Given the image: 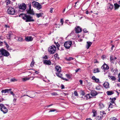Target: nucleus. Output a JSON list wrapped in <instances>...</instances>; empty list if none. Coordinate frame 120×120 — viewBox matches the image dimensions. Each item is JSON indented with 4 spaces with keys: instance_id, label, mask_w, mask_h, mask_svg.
<instances>
[{
    "instance_id": "nucleus-1",
    "label": "nucleus",
    "mask_w": 120,
    "mask_h": 120,
    "mask_svg": "<svg viewBox=\"0 0 120 120\" xmlns=\"http://www.w3.org/2000/svg\"><path fill=\"white\" fill-rule=\"evenodd\" d=\"M19 16L21 17L26 22H32L34 21V20L33 19L32 17L26 14H21L19 15Z\"/></svg>"
},
{
    "instance_id": "nucleus-2",
    "label": "nucleus",
    "mask_w": 120,
    "mask_h": 120,
    "mask_svg": "<svg viewBox=\"0 0 120 120\" xmlns=\"http://www.w3.org/2000/svg\"><path fill=\"white\" fill-rule=\"evenodd\" d=\"M32 4L34 8L38 10H39L42 8V6L40 3L36 1H33L32 3Z\"/></svg>"
},
{
    "instance_id": "nucleus-3",
    "label": "nucleus",
    "mask_w": 120,
    "mask_h": 120,
    "mask_svg": "<svg viewBox=\"0 0 120 120\" xmlns=\"http://www.w3.org/2000/svg\"><path fill=\"white\" fill-rule=\"evenodd\" d=\"M7 12L8 14L11 15H16L17 13V11L12 7H10L8 8Z\"/></svg>"
},
{
    "instance_id": "nucleus-4",
    "label": "nucleus",
    "mask_w": 120,
    "mask_h": 120,
    "mask_svg": "<svg viewBox=\"0 0 120 120\" xmlns=\"http://www.w3.org/2000/svg\"><path fill=\"white\" fill-rule=\"evenodd\" d=\"M56 50V47L54 45H52L51 46H50L49 48L48 49L49 53L52 54H53L55 53Z\"/></svg>"
},
{
    "instance_id": "nucleus-5",
    "label": "nucleus",
    "mask_w": 120,
    "mask_h": 120,
    "mask_svg": "<svg viewBox=\"0 0 120 120\" xmlns=\"http://www.w3.org/2000/svg\"><path fill=\"white\" fill-rule=\"evenodd\" d=\"M2 52V57H3V56L7 57L9 56L10 55L9 53L5 49L1 48Z\"/></svg>"
},
{
    "instance_id": "nucleus-6",
    "label": "nucleus",
    "mask_w": 120,
    "mask_h": 120,
    "mask_svg": "<svg viewBox=\"0 0 120 120\" xmlns=\"http://www.w3.org/2000/svg\"><path fill=\"white\" fill-rule=\"evenodd\" d=\"M72 44V42L71 41H67L64 43V46L65 48L67 49L70 48Z\"/></svg>"
},
{
    "instance_id": "nucleus-7",
    "label": "nucleus",
    "mask_w": 120,
    "mask_h": 120,
    "mask_svg": "<svg viewBox=\"0 0 120 120\" xmlns=\"http://www.w3.org/2000/svg\"><path fill=\"white\" fill-rule=\"evenodd\" d=\"M19 8L21 10H24L26 8V6L24 3L19 4L18 5Z\"/></svg>"
},
{
    "instance_id": "nucleus-8",
    "label": "nucleus",
    "mask_w": 120,
    "mask_h": 120,
    "mask_svg": "<svg viewBox=\"0 0 120 120\" xmlns=\"http://www.w3.org/2000/svg\"><path fill=\"white\" fill-rule=\"evenodd\" d=\"M75 33H79L82 30V28L79 26H76L75 28Z\"/></svg>"
},
{
    "instance_id": "nucleus-9",
    "label": "nucleus",
    "mask_w": 120,
    "mask_h": 120,
    "mask_svg": "<svg viewBox=\"0 0 120 120\" xmlns=\"http://www.w3.org/2000/svg\"><path fill=\"white\" fill-rule=\"evenodd\" d=\"M33 38L31 36L26 37L25 40L27 42L31 41H33Z\"/></svg>"
},
{
    "instance_id": "nucleus-10",
    "label": "nucleus",
    "mask_w": 120,
    "mask_h": 120,
    "mask_svg": "<svg viewBox=\"0 0 120 120\" xmlns=\"http://www.w3.org/2000/svg\"><path fill=\"white\" fill-rule=\"evenodd\" d=\"M101 68L103 69L104 70H108L109 69V66L105 63H104L101 67Z\"/></svg>"
},
{
    "instance_id": "nucleus-11",
    "label": "nucleus",
    "mask_w": 120,
    "mask_h": 120,
    "mask_svg": "<svg viewBox=\"0 0 120 120\" xmlns=\"http://www.w3.org/2000/svg\"><path fill=\"white\" fill-rule=\"evenodd\" d=\"M92 79L94 80V82L96 83H100L101 82L99 80V79L96 78L95 76H93L92 77Z\"/></svg>"
},
{
    "instance_id": "nucleus-12",
    "label": "nucleus",
    "mask_w": 120,
    "mask_h": 120,
    "mask_svg": "<svg viewBox=\"0 0 120 120\" xmlns=\"http://www.w3.org/2000/svg\"><path fill=\"white\" fill-rule=\"evenodd\" d=\"M1 111L4 114H5L8 112V110L4 105L2 110H1Z\"/></svg>"
},
{
    "instance_id": "nucleus-13",
    "label": "nucleus",
    "mask_w": 120,
    "mask_h": 120,
    "mask_svg": "<svg viewBox=\"0 0 120 120\" xmlns=\"http://www.w3.org/2000/svg\"><path fill=\"white\" fill-rule=\"evenodd\" d=\"M56 71L59 73H60L61 71V68L59 65H56L55 67Z\"/></svg>"
},
{
    "instance_id": "nucleus-14",
    "label": "nucleus",
    "mask_w": 120,
    "mask_h": 120,
    "mask_svg": "<svg viewBox=\"0 0 120 120\" xmlns=\"http://www.w3.org/2000/svg\"><path fill=\"white\" fill-rule=\"evenodd\" d=\"M90 94L93 97L97 95L98 93L95 90H92Z\"/></svg>"
},
{
    "instance_id": "nucleus-15",
    "label": "nucleus",
    "mask_w": 120,
    "mask_h": 120,
    "mask_svg": "<svg viewBox=\"0 0 120 120\" xmlns=\"http://www.w3.org/2000/svg\"><path fill=\"white\" fill-rule=\"evenodd\" d=\"M43 63L45 64L48 65H50L51 64V62L50 61L47 60H44Z\"/></svg>"
},
{
    "instance_id": "nucleus-16",
    "label": "nucleus",
    "mask_w": 120,
    "mask_h": 120,
    "mask_svg": "<svg viewBox=\"0 0 120 120\" xmlns=\"http://www.w3.org/2000/svg\"><path fill=\"white\" fill-rule=\"evenodd\" d=\"M13 35L11 32H9L8 34H7V38L8 39H10L12 36Z\"/></svg>"
},
{
    "instance_id": "nucleus-17",
    "label": "nucleus",
    "mask_w": 120,
    "mask_h": 120,
    "mask_svg": "<svg viewBox=\"0 0 120 120\" xmlns=\"http://www.w3.org/2000/svg\"><path fill=\"white\" fill-rule=\"evenodd\" d=\"M11 90V89H5L4 90H2L1 91V92L2 93H8Z\"/></svg>"
},
{
    "instance_id": "nucleus-18",
    "label": "nucleus",
    "mask_w": 120,
    "mask_h": 120,
    "mask_svg": "<svg viewBox=\"0 0 120 120\" xmlns=\"http://www.w3.org/2000/svg\"><path fill=\"white\" fill-rule=\"evenodd\" d=\"M109 83L108 82H105L103 83V85L105 88H106L107 89L109 88Z\"/></svg>"
},
{
    "instance_id": "nucleus-19",
    "label": "nucleus",
    "mask_w": 120,
    "mask_h": 120,
    "mask_svg": "<svg viewBox=\"0 0 120 120\" xmlns=\"http://www.w3.org/2000/svg\"><path fill=\"white\" fill-rule=\"evenodd\" d=\"M106 93L108 95H111L113 94L114 92L112 90H110L107 91Z\"/></svg>"
},
{
    "instance_id": "nucleus-20",
    "label": "nucleus",
    "mask_w": 120,
    "mask_h": 120,
    "mask_svg": "<svg viewBox=\"0 0 120 120\" xmlns=\"http://www.w3.org/2000/svg\"><path fill=\"white\" fill-rule=\"evenodd\" d=\"M27 13L28 14L34 15V13L33 10L29 9V10L27 11Z\"/></svg>"
},
{
    "instance_id": "nucleus-21",
    "label": "nucleus",
    "mask_w": 120,
    "mask_h": 120,
    "mask_svg": "<svg viewBox=\"0 0 120 120\" xmlns=\"http://www.w3.org/2000/svg\"><path fill=\"white\" fill-rule=\"evenodd\" d=\"M35 15L38 18H39L40 17H41L43 15V13H36Z\"/></svg>"
},
{
    "instance_id": "nucleus-22",
    "label": "nucleus",
    "mask_w": 120,
    "mask_h": 120,
    "mask_svg": "<svg viewBox=\"0 0 120 120\" xmlns=\"http://www.w3.org/2000/svg\"><path fill=\"white\" fill-rule=\"evenodd\" d=\"M108 77L109 79L111 80H112L115 81L116 80V78L114 76L109 75Z\"/></svg>"
},
{
    "instance_id": "nucleus-23",
    "label": "nucleus",
    "mask_w": 120,
    "mask_h": 120,
    "mask_svg": "<svg viewBox=\"0 0 120 120\" xmlns=\"http://www.w3.org/2000/svg\"><path fill=\"white\" fill-rule=\"evenodd\" d=\"M86 48L87 49H88L91 46V45L92 44V43L90 42L87 41V42Z\"/></svg>"
},
{
    "instance_id": "nucleus-24",
    "label": "nucleus",
    "mask_w": 120,
    "mask_h": 120,
    "mask_svg": "<svg viewBox=\"0 0 120 120\" xmlns=\"http://www.w3.org/2000/svg\"><path fill=\"white\" fill-rule=\"evenodd\" d=\"M110 61L111 63H114V58H113L112 55H111L110 56Z\"/></svg>"
},
{
    "instance_id": "nucleus-25",
    "label": "nucleus",
    "mask_w": 120,
    "mask_h": 120,
    "mask_svg": "<svg viewBox=\"0 0 120 120\" xmlns=\"http://www.w3.org/2000/svg\"><path fill=\"white\" fill-rule=\"evenodd\" d=\"M104 117L102 116H98L96 117L97 120H102V119L104 118Z\"/></svg>"
},
{
    "instance_id": "nucleus-26",
    "label": "nucleus",
    "mask_w": 120,
    "mask_h": 120,
    "mask_svg": "<svg viewBox=\"0 0 120 120\" xmlns=\"http://www.w3.org/2000/svg\"><path fill=\"white\" fill-rule=\"evenodd\" d=\"M99 108L101 109L104 107L105 105L103 103H100L99 104Z\"/></svg>"
},
{
    "instance_id": "nucleus-27",
    "label": "nucleus",
    "mask_w": 120,
    "mask_h": 120,
    "mask_svg": "<svg viewBox=\"0 0 120 120\" xmlns=\"http://www.w3.org/2000/svg\"><path fill=\"white\" fill-rule=\"evenodd\" d=\"M100 113L101 115L104 117L106 115V113L104 111H101Z\"/></svg>"
},
{
    "instance_id": "nucleus-28",
    "label": "nucleus",
    "mask_w": 120,
    "mask_h": 120,
    "mask_svg": "<svg viewBox=\"0 0 120 120\" xmlns=\"http://www.w3.org/2000/svg\"><path fill=\"white\" fill-rule=\"evenodd\" d=\"M114 5L115 6V10L117 9L120 7V5L116 3L114 4Z\"/></svg>"
},
{
    "instance_id": "nucleus-29",
    "label": "nucleus",
    "mask_w": 120,
    "mask_h": 120,
    "mask_svg": "<svg viewBox=\"0 0 120 120\" xmlns=\"http://www.w3.org/2000/svg\"><path fill=\"white\" fill-rule=\"evenodd\" d=\"M112 72H113L114 74L115 75L117 74L118 72V70L116 69H115L113 70L112 69Z\"/></svg>"
},
{
    "instance_id": "nucleus-30",
    "label": "nucleus",
    "mask_w": 120,
    "mask_h": 120,
    "mask_svg": "<svg viewBox=\"0 0 120 120\" xmlns=\"http://www.w3.org/2000/svg\"><path fill=\"white\" fill-rule=\"evenodd\" d=\"M56 75L59 77L61 78H61H63L62 77V75L60 73L57 72L56 73Z\"/></svg>"
},
{
    "instance_id": "nucleus-31",
    "label": "nucleus",
    "mask_w": 120,
    "mask_h": 120,
    "mask_svg": "<svg viewBox=\"0 0 120 120\" xmlns=\"http://www.w3.org/2000/svg\"><path fill=\"white\" fill-rule=\"evenodd\" d=\"M65 76L68 78L70 79L72 76V75H70L68 74H66Z\"/></svg>"
},
{
    "instance_id": "nucleus-32",
    "label": "nucleus",
    "mask_w": 120,
    "mask_h": 120,
    "mask_svg": "<svg viewBox=\"0 0 120 120\" xmlns=\"http://www.w3.org/2000/svg\"><path fill=\"white\" fill-rule=\"evenodd\" d=\"M86 99L87 100L89 99H90L92 97L90 96V94H86L85 96Z\"/></svg>"
},
{
    "instance_id": "nucleus-33",
    "label": "nucleus",
    "mask_w": 120,
    "mask_h": 120,
    "mask_svg": "<svg viewBox=\"0 0 120 120\" xmlns=\"http://www.w3.org/2000/svg\"><path fill=\"white\" fill-rule=\"evenodd\" d=\"M5 2L6 3L7 5H8L10 4H11V2L10 0H6L5 1Z\"/></svg>"
},
{
    "instance_id": "nucleus-34",
    "label": "nucleus",
    "mask_w": 120,
    "mask_h": 120,
    "mask_svg": "<svg viewBox=\"0 0 120 120\" xmlns=\"http://www.w3.org/2000/svg\"><path fill=\"white\" fill-rule=\"evenodd\" d=\"M110 99L111 100V101H110L112 103H114V101L116 99V98H110Z\"/></svg>"
},
{
    "instance_id": "nucleus-35",
    "label": "nucleus",
    "mask_w": 120,
    "mask_h": 120,
    "mask_svg": "<svg viewBox=\"0 0 120 120\" xmlns=\"http://www.w3.org/2000/svg\"><path fill=\"white\" fill-rule=\"evenodd\" d=\"M18 38V40L20 41H23V38L22 37H17Z\"/></svg>"
},
{
    "instance_id": "nucleus-36",
    "label": "nucleus",
    "mask_w": 120,
    "mask_h": 120,
    "mask_svg": "<svg viewBox=\"0 0 120 120\" xmlns=\"http://www.w3.org/2000/svg\"><path fill=\"white\" fill-rule=\"evenodd\" d=\"M34 59H32V61L30 64V66L31 67H33L34 65Z\"/></svg>"
},
{
    "instance_id": "nucleus-37",
    "label": "nucleus",
    "mask_w": 120,
    "mask_h": 120,
    "mask_svg": "<svg viewBox=\"0 0 120 120\" xmlns=\"http://www.w3.org/2000/svg\"><path fill=\"white\" fill-rule=\"evenodd\" d=\"M94 73H96L97 72H99V70L98 68H97L95 69H94Z\"/></svg>"
},
{
    "instance_id": "nucleus-38",
    "label": "nucleus",
    "mask_w": 120,
    "mask_h": 120,
    "mask_svg": "<svg viewBox=\"0 0 120 120\" xmlns=\"http://www.w3.org/2000/svg\"><path fill=\"white\" fill-rule=\"evenodd\" d=\"M74 59L73 58L70 57L68 58H66V60L67 61H70L71 60H73Z\"/></svg>"
},
{
    "instance_id": "nucleus-39",
    "label": "nucleus",
    "mask_w": 120,
    "mask_h": 120,
    "mask_svg": "<svg viewBox=\"0 0 120 120\" xmlns=\"http://www.w3.org/2000/svg\"><path fill=\"white\" fill-rule=\"evenodd\" d=\"M54 56L55 59L57 58V59H59V58L58 57V55L57 53L55 54Z\"/></svg>"
},
{
    "instance_id": "nucleus-40",
    "label": "nucleus",
    "mask_w": 120,
    "mask_h": 120,
    "mask_svg": "<svg viewBox=\"0 0 120 120\" xmlns=\"http://www.w3.org/2000/svg\"><path fill=\"white\" fill-rule=\"evenodd\" d=\"M51 94L53 96H56L58 95L57 93L54 92L51 93Z\"/></svg>"
},
{
    "instance_id": "nucleus-41",
    "label": "nucleus",
    "mask_w": 120,
    "mask_h": 120,
    "mask_svg": "<svg viewBox=\"0 0 120 120\" xmlns=\"http://www.w3.org/2000/svg\"><path fill=\"white\" fill-rule=\"evenodd\" d=\"M109 119L110 120H117V119L114 117H111Z\"/></svg>"
},
{
    "instance_id": "nucleus-42",
    "label": "nucleus",
    "mask_w": 120,
    "mask_h": 120,
    "mask_svg": "<svg viewBox=\"0 0 120 120\" xmlns=\"http://www.w3.org/2000/svg\"><path fill=\"white\" fill-rule=\"evenodd\" d=\"M17 81V80L15 79V78H13L10 79V81L11 82H14L16 81Z\"/></svg>"
},
{
    "instance_id": "nucleus-43",
    "label": "nucleus",
    "mask_w": 120,
    "mask_h": 120,
    "mask_svg": "<svg viewBox=\"0 0 120 120\" xmlns=\"http://www.w3.org/2000/svg\"><path fill=\"white\" fill-rule=\"evenodd\" d=\"M113 7V5L112 4H110V5L109 7V8L110 9H112V8Z\"/></svg>"
},
{
    "instance_id": "nucleus-44",
    "label": "nucleus",
    "mask_w": 120,
    "mask_h": 120,
    "mask_svg": "<svg viewBox=\"0 0 120 120\" xmlns=\"http://www.w3.org/2000/svg\"><path fill=\"white\" fill-rule=\"evenodd\" d=\"M29 79V78H25L22 79V80L23 81H25L28 80Z\"/></svg>"
},
{
    "instance_id": "nucleus-45",
    "label": "nucleus",
    "mask_w": 120,
    "mask_h": 120,
    "mask_svg": "<svg viewBox=\"0 0 120 120\" xmlns=\"http://www.w3.org/2000/svg\"><path fill=\"white\" fill-rule=\"evenodd\" d=\"M4 105L2 104H0V110L1 111Z\"/></svg>"
},
{
    "instance_id": "nucleus-46",
    "label": "nucleus",
    "mask_w": 120,
    "mask_h": 120,
    "mask_svg": "<svg viewBox=\"0 0 120 120\" xmlns=\"http://www.w3.org/2000/svg\"><path fill=\"white\" fill-rule=\"evenodd\" d=\"M74 94L75 95V96H77L78 95L77 92L76 91H74Z\"/></svg>"
},
{
    "instance_id": "nucleus-47",
    "label": "nucleus",
    "mask_w": 120,
    "mask_h": 120,
    "mask_svg": "<svg viewBox=\"0 0 120 120\" xmlns=\"http://www.w3.org/2000/svg\"><path fill=\"white\" fill-rule=\"evenodd\" d=\"M28 5L29 6V9H31V3L30 2V3H29L28 4Z\"/></svg>"
},
{
    "instance_id": "nucleus-48",
    "label": "nucleus",
    "mask_w": 120,
    "mask_h": 120,
    "mask_svg": "<svg viewBox=\"0 0 120 120\" xmlns=\"http://www.w3.org/2000/svg\"><path fill=\"white\" fill-rule=\"evenodd\" d=\"M96 89L97 90H101V88H100V87L99 86H97L96 88Z\"/></svg>"
},
{
    "instance_id": "nucleus-49",
    "label": "nucleus",
    "mask_w": 120,
    "mask_h": 120,
    "mask_svg": "<svg viewBox=\"0 0 120 120\" xmlns=\"http://www.w3.org/2000/svg\"><path fill=\"white\" fill-rule=\"evenodd\" d=\"M93 116L94 117H95L96 116V112L95 111L94 112L93 111Z\"/></svg>"
},
{
    "instance_id": "nucleus-50",
    "label": "nucleus",
    "mask_w": 120,
    "mask_h": 120,
    "mask_svg": "<svg viewBox=\"0 0 120 120\" xmlns=\"http://www.w3.org/2000/svg\"><path fill=\"white\" fill-rule=\"evenodd\" d=\"M83 31L85 33H88V31L85 28L83 29Z\"/></svg>"
},
{
    "instance_id": "nucleus-51",
    "label": "nucleus",
    "mask_w": 120,
    "mask_h": 120,
    "mask_svg": "<svg viewBox=\"0 0 120 120\" xmlns=\"http://www.w3.org/2000/svg\"><path fill=\"white\" fill-rule=\"evenodd\" d=\"M56 45L57 47L58 48H59V47L60 46V45L58 43V42H57L56 44Z\"/></svg>"
},
{
    "instance_id": "nucleus-52",
    "label": "nucleus",
    "mask_w": 120,
    "mask_h": 120,
    "mask_svg": "<svg viewBox=\"0 0 120 120\" xmlns=\"http://www.w3.org/2000/svg\"><path fill=\"white\" fill-rule=\"evenodd\" d=\"M81 94L83 96H84L85 95V93L84 91H82Z\"/></svg>"
},
{
    "instance_id": "nucleus-53",
    "label": "nucleus",
    "mask_w": 120,
    "mask_h": 120,
    "mask_svg": "<svg viewBox=\"0 0 120 120\" xmlns=\"http://www.w3.org/2000/svg\"><path fill=\"white\" fill-rule=\"evenodd\" d=\"M56 110L55 109H53L50 110V111L49 112H54L56 111Z\"/></svg>"
},
{
    "instance_id": "nucleus-54",
    "label": "nucleus",
    "mask_w": 120,
    "mask_h": 120,
    "mask_svg": "<svg viewBox=\"0 0 120 120\" xmlns=\"http://www.w3.org/2000/svg\"><path fill=\"white\" fill-rule=\"evenodd\" d=\"M64 22L63 19H60V22L61 23L62 25H63V23Z\"/></svg>"
},
{
    "instance_id": "nucleus-55",
    "label": "nucleus",
    "mask_w": 120,
    "mask_h": 120,
    "mask_svg": "<svg viewBox=\"0 0 120 120\" xmlns=\"http://www.w3.org/2000/svg\"><path fill=\"white\" fill-rule=\"evenodd\" d=\"M2 58L1 48L0 49V58Z\"/></svg>"
},
{
    "instance_id": "nucleus-56",
    "label": "nucleus",
    "mask_w": 120,
    "mask_h": 120,
    "mask_svg": "<svg viewBox=\"0 0 120 120\" xmlns=\"http://www.w3.org/2000/svg\"><path fill=\"white\" fill-rule=\"evenodd\" d=\"M63 119L64 118L63 117H61L58 118L57 120H64Z\"/></svg>"
},
{
    "instance_id": "nucleus-57",
    "label": "nucleus",
    "mask_w": 120,
    "mask_h": 120,
    "mask_svg": "<svg viewBox=\"0 0 120 120\" xmlns=\"http://www.w3.org/2000/svg\"><path fill=\"white\" fill-rule=\"evenodd\" d=\"M61 79L63 80H64L66 81H68V79L65 78H64L63 77L61 78Z\"/></svg>"
},
{
    "instance_id": "nucleus-58",
    "label": "nucleus",
    "mask_w": 120,
    "mask_h": 120,
    "mask_svg": "<svg viewBox=\"0 0 120 120\" xmlns=\"http://www.w3.org/2000/svg\"><path fill=\"white\" fill-rule=\"evenodd\" d=\"M4 26L6 28H9V26L8 25H5Z\"/></svg>"
},
{
    "instance_id": "nucleus-59",
    "label": "nucleus",
    "mask_w": 120,
    "mask_h": 120,
    "mask_svg": "<svg viewBox=\"0 0 120 120\" xmlns=\"http://www.w3.org/2000/svg\"><path fill=\"white\" fill-rule=\"evenodd\" d=\"M101 58L103 60H104L105 58V55H103L101 56Z\"/></svg>"
},
{
    "instance_id": "nucleus-60",
    "label": "nucleus",
    "mask_w": 120,
    "mask_h": 120,
    "mask_svg": "<svg viewBox=\"0 0 120 120\" xmlns=\"http://www.w3.org/2000/svg\"><path fill=\"white\" fill-rule=\"evenodd\" d=\"M61 89H64V85H63V84L61 85Z\"/></svg>"
},
{
    "instance_id": "nucleus-61",
    "label": "nucleus",
    "mask_w": 120,
    "mask_h": 120,
    "mask_svg": "<svg viewBox=\"0 0 120 120\" xmlns=\"http://www.w3.org/2000/svg\"><path fill=\"white\" fill-rule=\"evenodd\" d=\"M109 107H110L111 108L113 107V106L112 105V104L110 103V104L109 105Z\"/></svg>"
},
{
    "instance_id": "nucleus-62",
    "label": "nucleus",
    "mask_w": 120,
    "mask_h": 120,
    "mask_svg": "<svg viewBox=\"0 0 120 120\" xmlns=\"http://www.w3.org/2000/svg\"><path fill=\"white\" fill-rule=\"evenodd\" d=\"M80 70V68H78L77 69L75 70V72H78L79 71V70Z\"/></svg>"
},
{
    "instance_id": "nucleus-63",
    "label": "nucleus",
    "mask_w": 120,
    "mask_h": 120,
    "mask_svg": "<svg viewBox=\"0 0 120 120\" xmlns=\"http://www.w3.org/2000/svg\"><path fill=\"white\" fill-rule=\"evenodd\" d=\"M6 47L7 48V49H8L9 50H10V49H9L10 47L8 45H7L6 46Z\"/></svg>"
},
{
    "instance_id": "nucleus-64",
    "label": "nucleus",
    "mask_w": 120,
    "mask_h": 120,
    "mask_svg": "<svg viewBox=\"0 0 120 120\" xmlns=\"http://www.w3.org/2000/svg\"><path fill=\"white\" fill-rule=\"evenodd\" d=\"M4 44L6 46L8 45L7 43L5 41H4Z\"/></svg>"
}]
</instances>
